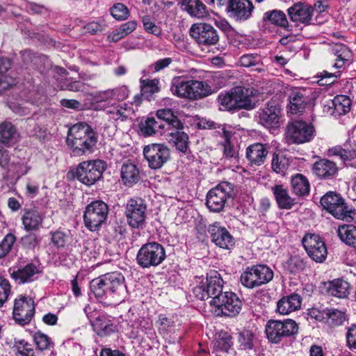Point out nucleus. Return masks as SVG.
I'll return each mask as SVG.
<instances>
[{"instance_id":"36","label":"nucleus","mask_w":356,"mask_h":356,"mask_svg":"<svg viewBox=\"0 0 356 356\" xmlns=\"http://www.w3.org/2000/svg\"><path fill=\"white\" fill-rule=\"evenodd\" d=\"M274 195L278 207L282 209H290L296 204L294 199L290 197L286 188L278 185L273 188Z\"/></svg>"},{"instance_id":"56","label":"nucleus","mask_w":356,"mask_h":356,"mask_svg":"<svg viewBox=\"0 0 356 356\" xmlns=\"http://www.w3.org/2000/svg\"><path fill=\"white\" fill-rule=\"evenodd\" d=\"M15 347L17 356H35V351L32 345L24 339L16 341Z\"/></svg>"},{"instance_id":"39","label":"nucleus","mask_w":356,"mask_h":356,"mask_svg":"<svg viewBox=\"0 0 356 356\" xmlns=\"http://www.w3.org/2000/svg\"><path fill=\"white\" fill-rule=\"evenodd\" d=\"M121 177L125 185L131 186L138 181L139 171L134 164L126 163L122 167Z\"/></svg>"},{"instance_id":"4","label":"nucleus","mask_w":356,"mask_h":356,"mask_svg":"<svg viewBox=\"0 0 356 356\" xmlns=\"http://www.w3.org/2000/svg\"><path fill=\"white\" fill-rule=\"evenodd\" d=\"M106 168V162L101 159L84 161L79 164L75 171H70L67 177L71 179L76 177L83 184L90 186L99 179Z\"/></svg>"},{"instance_id":"23","label":"nucleus","mask_w":356,"mask_h":356,"mask_svg":"<svg viewBox=\"0 0 356 356\" xmlns=\"http://www.w3.org/2000/svg\"><path fill=\"white\" fill-rule=\"evenodd\" d=\"M301 303L302 297L296 293L283 296L277 302V312L282 315H288L298 310L301 307Z\"/></svg>"},{"instance_id":"58","label":"nucleus","mask_w":356,"mask_h":356,"mask_svg":"<svg viewBox=\"0 0 356 356\" xmlns=\"http://www.w3.org/2000/svg\"><path fill=\"white\" fill-rule=\"evenodd\" d=\"M290 161L289 157H273L272 168L277 173L284 174L289 166Z\"/></svg>"},{"instance_id":"38","label":"nucleus","mask_w":356,"mask_h":356,"mask_svg":"<svg viewBox=\"0 0 356 356\" xmlns=\"http://www.w3.org/2000/svg\"><path fill=\"white\" fill-rule=\"evenodd\" d=\"M340 239L346 244L356 248V226L343 225L339 227L337 230Z\"/></svg>"},{"instance_id":"62","label":"nucleus","mask_w":356,"mask_h":356,"mask_svg":"<svg viewBox=\"0 0 356 356\" xmlns=\"http://www.w3.org/2000/svg\"><path fill=\"white\" fill-rule=\"evenodd\" d=\"M253 334L251 331L245 330L238 334V341L244 349H250L252 347Z\"/></svg>"},{"instance_id":"59","label":"nucleus","mask_w":356,"mask_h":356,"mask_svg":"<svg viewBox=\"0 0 356 356\" xmlns=\"http://www.w3.org/2000/svg\"><path fill=\"white\" fill-rule=\"evenodd\" d=\"M218 99L222 106L227 110L236 109V101L234 95L232 94V89L225 94H220Z\"/></svg>"},{"instance_id":"42","label":"nucleus","mask_w":356,"mask_h":356,"mask_svg":"<svg viewBox=\"0 0 356 356\" xmlns=\"http://www.w3.org/2000/svg\"><path fill=\"white\" fill-rule=\"evenodd\" d=\"M264 22L276 26L286 27L288 25V20L286 15L281 10H273L264 13L263 16Z\"/></svg>"},{"instance_id":"33","label":"nucleus","mask_w":356,"mask_h":356,"mask_svg":"<svg viewBox=\"0 0 356 356\" xmlns=\"http://www.w3.org/2000/svg\"><path fill=\"white\" fill-rule=\"evenodd\" d=\"M206 284L212 300L224 293L222 292L223 280L217 271L210 273L207 277Z\"/></svg>"},{"instance_id":"22","label":"nucleus","mask_w":356,"mask_h":356,"mask_svg":"<svg viewBox=\"0 0 356 356\" xmlns=\"http://www.w3.org/2000/svg\"><path fill=\"white\" fill-rule=\"evenodd\" d=\"M232 94L234 95L237 108L250 110L254 108L252 97L255 95V90L253 88L236 86L232 88Z\"/></svg>"},{"instance_id":"8","label":"nucleus","mask_w":356,"mask_h":356,"mask_svg":"<svg viewBox=\"0 0 356 356\" xmlns=\"http://www.w3.org/2000/svg\"><path fill=\"white\" fill-rule=\"evenodd\" d=\"M298 325L292 319L284 321L269 320L266 325V334L269 341L279 343L282 338L296 334Z\"/></svg>"},{"instance_id":"25","label":"nucleus","mask_w":356,"mask_h":356,"mask_svg":"<svg viewBox=\"0 0 356 356\" xmlns=\"http://www.w3.org/2000/svg\"><path fill=\"white\" fill-rule=\"evenodd\" d=\"M44 217L42 214L35 209L24 211L22 217V222L26 232L37 231L42 225Z\"/></svg>"},{"instance_id":"57","label":"nucleus","mask_w":356,"mask_h":356,"mask_svg":"<svg viewBox=\"0 0 356 356\" xmlns=\"http://www.w3.org/2000/svg\"><path fill=\"white\" fill-rule=\"evenodd\" d=\"M15 236L12 234H8L0 243V259L5 257L10 251L14 243Z\"/></svg>"},{"instance_id":"32","label":"nucleus","mask_w":356,"mask_h":356,"mask_svg":"<svg viewBox=\"0 0 356 356\" xmlns=\"http://www.w3.org/2000/svg\"><path fill=\"white\" fill-rule=\"evenodd\" d=\"M39 273L38 267L33 264H28L22 268H19L11 273V277L19 284L32 282Z\"/></svg>"},{"instance_id":"45","label":"nucleus","mask_w":356,"mask_h":356,"mask_svg":"<svg viewBox=\"0 0 356 356\" xmlns=\"http://www.w3.org/2000/svg\"><path fill=\"white\" fill-rule=\"evenodd\" d=\"M306 105V98L301 92H294L289 97V110L293 114L302 112Z\"/></svg>"},{"instance_id":"15","label":"nucleus","mask_w":356,"mask_h":356,"mask_svg":"<svg viewBox=\"0 0 356 356\" xmlns=\"http://www.w3.org/2000/svg\"><path fill=\"white\" fill-rule=\"evenodd\" d=\"M34 312L35 304L31 298L19 296L15 298L13 316L17 323L22 325L28 324L31 321Z\"/></svg>"},{"instance_id":"21","label":"nucleus","mask_w":356,"mask_h":356,"mask_svg":"<svg viewBox=\"0 0 356 356\" xmlns=\"http://www.w3.org/2000/svg\"><path fill=\"white\" fill-rule=\"evenodd\" d=\"M104 111L113 120L124 121L134 113V109L129 102L123 101L111 104L105 108Z\"/></svg>"},{"instance_id":"31","label":"nucleus","mask_w":356,"mask_h":356,"mask_svg":"<svg viewBox=\"0 0 356 356\" xmlns=\"http://www.w3.org/2000/svg\"><path fill=\"white\" fill-rule=\"evenodd\" d=\"M224 141L221 143V147L223 149L225 156H235L238 154V146H236L232 143V138L234 134L233 128L224 125L220 132Z\"/></svg>"},{"instance_id":"41","label":"nucleus","mask_w":356,"mask_h":356,"mask_svg":"<svg viewBox=\"0 0 356 356\" xmlns=\"http://www.w3.org/2000/svg\"><path fill=\"white\" fill-rule=\"evenodd\" d=\"M10 67L9 59L0 58V92L6 90L14 83L12 78L6 74Z\"/></svg>"},{"instance_id":"40","label":"nucleus","mask_w":356,"mask_h":356,"mask_svg":"<svg viewBox=\"0 0 356 356\" xmlns=\"http://www.w3.org/2000/svg\"><path fill=\"white\" fill-rule=\"evenodd\" d=\"M293 192L298 196H304L309 193L310 185L308 179L301 174H297L291 178Z\"/></svg>"},{"instance_id":"24","label":"nucleus","mask_w":356,"mask_h":356,"mask_svg":"<svg viewBox=\"0 0 356 356\" xmlns=\"http://www.w3.org/2000/svg\"><path fill=\"white\" fill-rule=\"evenodd\" d=\"M314 9L305 3H296L288 9V14L293 22L309 24L312 19Z\"/></svg>"},{"instance_id":"52","label":"nucleus","mask_w":356,"mask_h":356,"mask_svg":"<svg viewBox=\"0 0 356 356\" xmlns=\"http://www.w3.org/2000/svg\"><path fill=\"white\" fill-rule=\"evenodd\" d=\"M307 263L298 255L292 256L286 263V268L291 273H298L305 270Z\"/></svg>"},{"instance_id":"27","label":"nucleus","mask_w":356,"mask_h":356,"mask_svg":"<svg viewBox=\"0 0 356 356\" xmlns=\"http://www.w3.org/2000/svg\"><path fill=\"white\" fill-rule=\"evenodd\" d=\"M90 322L94 331L100 337L108 336L117 331V326L105 315H99Z\"/></svg>"},{"instance_id":"61","label":"nucleus","mask_w":356,"mask_h":356,"mask_svg":"<svg viewBox=\"0 0 356 356\" xmlns=\"http://www.w3.org/2000/svg\"><path fill=\"white\" fill-rule=\"evenodd\" d=\"M10 291V284L9 282L0 277V307H1L8 300Z\"/></svg>"},{"instance_id":"50","label":"nucleus","mask_w":356,"mask_h":356,"mask_svg":"<svg viewBox=\"0 0 356 356\" xmlns=\"http://www.w3.org/2000/svg\"><path fill=\"white\" fill-rule=\"evenodd\" d=\"M33 338L37 348L40 350H51L54 347L51 338L40 331L34 333Z\"/></svg>"},{"instance_id":"17","label":"nucleus","mask_w":356,"mask_h":356,"mask_svg":"<svg viewBox=\"0 0 356 356\" xmlns=\"http://www.w3.org/2000/svg\"><path fill=\"white\" fill-rule=\"evenodd\" d=\"M302 245L309 257L316 262H323L327 257V249L318 235L307 234L302 239Z\"/></svg>"},{"instance_id":"13","label":"nucleus","mask_w":356,"mask_h":356,"mask_svg":"<svg viewBox=\"0 0 356 356\" xmlns=\"http://www.w3.org/2000/svg\"><path fill=\"white\" fill-rule=\"evenodd\" d=\"M190 35L199 46L211 47L219 41V35L215 28L207 23H197L191 26Z\"/></svg>"},{"instance_id":"55","label":"nucleus","mask_w":356,"mask_h":356,"mask_svg":"<svg viewBox=\"0 0 356 356\" xmlns=\"http://www.w3.org/2000/svg\"><path fill=\"white\" fill-rule=\"evenodd\" d=\"M111 14L117 20H124L128 18L129 10L124 4L118 3L111 7Z\"/></svg>"},{"instance_id":"34","label":"nucleus","mask_w":356,"mask_h":356,"mask_svg":"<svg viewBox=\"0 0 356 356\" xmlns=\"http://www.w3.org/2000/svg\"><path fill=\"white\" fill-rule=\"evenodd\" d=\"M327 292L332 296L345 298L350 293V284L348 282L341 279L334 280L329 282Z\"/></svg>"},{"instance_id":"44","label":"nucleus","mask_w":356,"mask_h":356,"mask_svg":"<svg viewBox=\"0 0 356 356\" xmlns=\"http://www.w3.org/2000/svg\"><path fill=\"white\" fill-rule=\"evenodd\" d=\"M180 130L175 129L168 132V134L172 137L169 140L174 143L176 149L180 152L186 154L188 149V136Z\"/></svg>"},{"instance_id":"1","label":"nucleus","mask_w":356,"mask_h":356,"mask_svg":"<svg viewBox=\"0 0 356 356\" xmlns=\"http://www.w3.org/2000/svg\"><path fill=\"white\" fill-rule=\"evenodd\" d=\"M91 292L97 298L106 297L116 302L123 300L127 293L124 277L120 272H111L90 282Z\"/></svg>"},{"instance_id":"2","label":"nucleus","mask_w":356,"mask_h":356,"mask_svg":"<svg viewBox=\"0 0 356 356\" xmlns=\"http://www.w3.org/2000/svg\"><path fill=\"white\" fill-rule=\"evenodd\" d=\"M221 86H214L207 81L186 79L181 76H175L172 79L170 91L172 95L191 100L206 97L216 92Z\"/></svg>"},{"instance_id":"60","label":"nucleus","mask_w":356,"mask_h":356,"mask_svg":"<svg viewBox=\"0 0 356 356\" xmlns=\"http://www.w3.org/2000/svg\"><path fill=\"white\" fill-rule=\"evenodd\" d=\"M142 22L143 27L147 32L156 36L161 34V29L155 24L154 20L149 15L144 16Z\"/></svg>"},{"instance_id":"16","label":"nucleus","mask_w":356,"mask_h":356,"mask_svg":"<svg viewBox=\"0 0 356 356\" xmlns=\"http://www.w3.org/2000/svg\"><path fill=\"white\" fill-rule=\"evenodd\" d=\"M147 207L141 198H133L129 200L126 207V216L129 225L133 228L141 227L146 218Z\"/></svg>"},{"instance_id":"47","label":"nucleus","mask_w":356,"mask_h":356,"mask_svg":"<svg viewBox=\"0 0 356 356\" xmlns=\"http://www.w3.org/2000/svg\"><path fill=\"white\" fill-rule=\"evenodd\" d=\"M327 322L331 327L341 325L346 319V314L337 309H327L324 311Z\"/></svg>"},{"instance_id":"26","label":"nucleus","mask_w":356,"mask_h":356,"mask_svg":"<svg viewBox=\"0 0 356 356\" xmlns=\"http://www.w3.org/2000/svg\"><path fill=\"white\" fill-rule=\"evenodd\" d=\"M165 125L159 123L154 118H147L139 123V134L143 136H151L156 134H165Z\"/></svg>"},{"instance_id":"46","label":"nucleus","mask_w":356,"mask_h":356,"mask_svg":"<svg viewBox=\"0 0 356 356\" xmlns=\"http://www.w3.org/2000/svg\"><path fill=\"white\" fill-rule=\"evenodd\" d=\"M334 113L341 115L347 113L350 109V99L345 95H337L332 101Z\"/></svg>"},{"instance_id":"43","label":"nucleus","mask_w":356,"mask_h":356,"mask_svg":"<svg viewBox=\"0 0 356 356\" xmlns=\"http://www.w3.org/2000/svg\"><path fill=\"white\" fill-rule=\"evenodd\" d=\"M239 63L245 67H254V70L258 72H265L261 58L257 54H244L240 58Z\"/></svg>"},{"instance_id":"37","label":"nucleus","mask_w":356,"mask_h":356,"mask_svg":"<svg viewBox=\"0 0 356 356\" xmlns=\"http://www.w3.org/2000/svg\"><path fill=\"white\" fill-rule=\"evenodd\" d=\"M159 83V81L156 79H140V87L142 96L144 97L148 101L154 99V95L160 91Z\"/></svg>"},{"instance_id":"28","label":"nucleus","mask_w":356,"mask_h":356,"mask_svg":"<svg viewBox=\"0 0 356 356\" xmlns=\"http://www.w3.org/2000/svg\"><path fill=\"white\" fill-rule=\"evenodd\" d=\"M181 8L193 17L202 19L208 15L206 6L200 0H182Z\"/></svg>"},{"instance_id":"63","label":"nucleus","mask_w":356,"mask_h":356,"mask_svg":"<svg viewBox=\"0 0 356 356\" xmlns=\"http://www.w3.org/2000/svg\"><path fill=\"white\" fill-rule=\"evenodd\" d=\"M68 236L61 231H56L52 234L51 241L58 248H63L67 243Z\"/></svg>"},{"instance_id":"49","label":"nucleus","mask_w":356,"mask_h":356,"mask_svg":"<svg viewBox=\"0 0 356 356\" xmlns=\"http://www.w3.org/2000/svg\"><path fill=\"white\" fill-rule=\"evenodd\" d=\"M356 153V144L348 140L342 147L335 146L328 150L327 156H346Z\"/></svg>"},{"instance_id":"3","label":"nucleus","mask_w":356,"mask_h":356,"mask_svg":"<svg viewBox=\"0 0 356 356\" xmlns=\"http://www.w3.org/2000/svg\"><path fill=\"white\" fill-rule=\"evenodd\" d=\"M97 133L85 122H78L68 130L67 136V146L75 154L93 153L97 143Z\"/></svg>"},{"instance_id":"6","label":"nucleus","mask_w":356,"mask_h":356,"mask_svg":"<svg viewBox=\"0 0 356 356\" xmlns=\"http://www.w3.org/2000/svg\"><path fill=\"white\" fill-rule=\"evenodd\" d=\"M165 258L164 248L156 242L147 243L140 248L136 256L138 264L144 268L157 266Z\"/></svg>"},{"instance_id":"30","label":"nucleus","mask_w":356,"mask_h":356,"mask_svg":"<svg viewBox=\"0 0 356 356\" xmlns=\"http://www.w3.org/2000/svg\"><path fill=\"white\" fill-rule=\"evenodd\" d=\"M312 170L318 177L323 179L330 178L337 172L335 163L325 159L316 162Z\"/></svg>"},{"instance_id":"48","label":"nucleus","mask_w":356,"mask_h":356,"mask_svg":"<svg viewBox=\"0 0 356 356\" xmlns=\"http://www.w3.org/2000/svg\"><path fill=\"white\" fill-rule=\"evenodd\" d=\"M16 136V129L11 122L0 124V143L7 144L15 138Z\"/></svg>"},{"instance_id":"9","label":"nucleus","mask_w":356,"mask_h":356,"mask_svg":"<svg viewBox=\"0 0 356 356\" xmlns=\"http://www.w3.org/2000/svg\"><path fill=\"white\" fill-rule=\"evenodd\" d=\"M273 270L266 265L248 267L241 275V284L249 289L259 286L272 280Z\"/></svg>"},{"instance_id":"51","label":"nucleus","mask_w":356,"mask_h":356,"mask_svg":"<svg viewBox=\"0 0 356 356\" xmlns=\"http://www.w3.org/2000/svg\"><path fill=\"white\" fill-rule=\"evenodd\" d=\"M155 325L161 334H167L175 327L174 321L165 314H160L155 323Z\"/></svg>"},{"instance_id":"54","label":"nucleus","mask_w":356,"mask_h":356,"mask_svg":"<svg viewBox=\"0 0 356 356\" xmlns=\"http://www.w3.org/2000/svg\"><path fill=\"white\" fill-rule=\"evenodd\" d=\"M269 149V146L266 144L256 143L248 147L246 156H266L271 153Z\"/></svg>"},{"instance_id":"20","label":"nucleus","mask_w":356,"mask_h":356,"mask_svg":"<svg viewBox=\"0 0 356 356\" xmlns=\"http://www.w3.org/2000/svg\"><path fill=\"white\" fill-rule=\"evenodd\" d=\"M208 231L211 234L212 242L217 246L227 250L234 246V238L225 227L220 225V222H216L211 225Z\"/></svg>"},{"instance_id":"12","label":"nucleus","mask_w":356,"mask_h":356,"mask_svg":"<svg viewBox=\"0 0 356 356\" xmlns=\"http://www.w3.org/2000/svg\"><path fill=\"white\" fill-rule=\"evenodd\" d=\"M232 184L222 182L208 192L206 204L210 211L219 212L223 209L227 199L232 197Z\"/></svg>"},{"instance_id":"5","label":"nucleus","mask_w":356,"mask_h":356,"mask_svg":"<svg viewBox=\"0 0 356 356\" xmlns=\"http://www.w3.org/2000/svg\"><path fill=\"white\" fill-rule=\"evenodd\" d=\"M130 94L127 86H120L114 88L97 90L90 94L91 102L96 110L105 111L113 100L123 102Z\"/></svg>"},{"instance_id":"11","label":"nucleus","mask_w":356,"mask_h":356,"mask_svg":"<svg viewBox=\"0 0 356 356\" xmlns=\"http://www.w3.org/2000/svg\"><path fill=\"white\" fill-rule=\"evenodd\" d=\"M321 204L335 218L344 220L351 218V209L346 204L339 194L332 191L327 192L321 197Z\"/></svg>"},{"instance_id":"7","label":"nucleus","mask_w":356,"mask_h":356,"mask_svg":"<svg viewBox=\"0 0 356 356\" xmlns=\"http://www.w3.org/2000/svg\"><path fill=\"white\" fill-rule=\"evenodd\" d=\"M211 305L216 307L217 315L222 314L227 316H236L242 309V302L237 295L232 291H225L215 297Z\"/></svg>"},{"instance_id":"53","label":"nucleus","mask_w":356,"mask_h":356,"mask_svg":"<svg viewBox=\"0 0 356 356\" xmlns=\"http://www.w3.org/2000/svg\"><path fill=\"white\" fill-rule=\"evenodd\" d=\"M144 156L151 154L152 156H166L169 154L168 147L160 143H152L145 146L143 149Z\"/></svg>"},{"instance_id":"64","label":"nucleus","mask_w":356,"mask_h":356,"mask_svg":"<svg viewBox=\"0 0 356 356\" xmlns=\"http://www.w3.org/2000/svg\"><path fill=\"white\" fill-rule=\"evenodd\" d=\"M347 345L350 348L356 349V324L348 327L346 333Z\"/></svg>"},{"instance_id":"19","label":"nucleus","mask_w":356,"mask_h":356,"mask_svg":"<svg viewBox=\"0 0 356 356\" xmlns=\"http://www.w3.org/2000/svg\"><path fill=\"white\" fill-rule=\"evenodd\" d=\"M314 131L313 126L302 121L293 122L287 127V135L296 143L309 141Z\"/></svg>"},{"instance_id":"35","label":"nucleus","mask_w":356,"mask_h":356,"mask_svg":"<svg viewBox=\"0 0 356 356\" xmlns=\"http://www.w3.org/2000/svg\"><path fill=\"white\" fill-rule=\"evenodd\" d=\"M332 53L336 56V62L334 67L337 69L341 68L345 63L349 61L352 57L350 49L341 43L335 44L332 49Z\"/></svg>"},{"instance_id":"18","label":"nucleus","mask_w":356,"mask_h":356,"mask_svg":"<svg viewBox=\"0 0 356 356\" xmlns=\"http://www.w3.org/2000/svg\"><path fill=\"white\" fill-rule=\"evenodd\" d=\"M254 8L250 0H229L227 10L236 21L244 22L251 17Z\"/></svg>"},{"instance_id":"14","label":"nucleus","mask_w":356,"mask_h":356,"mask_svg":"<svg viewBox=\"0 0 356 356\" xmlns=\"http://www.w3.org/2000/svg\"><path fill=\"white\" fill-rule=\"evenodd\" d=\"M281 108L275 100L268 102L265 106L259 109L256 119L259 124L267 129L277 128L280 125Z\"/></svg>"},{"instance_id":"10","label":"nucleus","mask_w":356,"mask_h":356,"mask_svg":"<svg viewBox=\"0 0 356 356\" xmlns=\"http://www.w3.org/2000/svg\"><path fill=\"white\" fill-rule=\"evenodd\" d=\"M108 213V205L102 201H95L89 204L84 212L85 225L91 231H95L105 222Z\"/></svg>"},{"instance_id":"29","label":"nucleus","mask_w":356,"mask_h":356,"mask_svg":"<svg viewBox=\"0 0 356 356\" xmlns=\"http://www.w3.org/2000/svg\"><path fill=\"white\" fill-rule=\"evenodd\" d=\"M156 116L160 120H163L166 123L164 124V131L170 132L175 129H182L183 125L177 116H175L172 111L170 108L159 109L156 111Z\"/></svg>"}]
</instances>
